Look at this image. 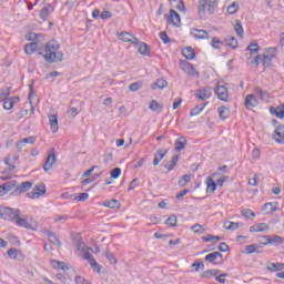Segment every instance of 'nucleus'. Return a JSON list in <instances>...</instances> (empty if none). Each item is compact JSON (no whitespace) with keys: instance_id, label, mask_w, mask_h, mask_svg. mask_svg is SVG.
<instances>
[{"instance_id":"1","label":"nucleus","mask_w":284,"mask_h":284,"mask_svg":"<svg viewBox=\"0 0 284 284\" xmlns=\"http://www.w3.org/2000/svg\"><path fill=\"white\" fill-rule=\"evenodd\" d=\"M38 54L42 55L47 63H61L63 61V52L59 42L52 40L44 45V50L39 49V42H31L24 47L26 54Z\"/></svg>"},{"instance_id":"2","label":"nucleus","mask_w":284,"mask_h":284,"mask_svg":"<svg viewBox=\"0 0 284 284\" xmlns=\"http://www.w3.org/2000/svg\"><path fill=\"white\" fill-rule=\"evenodd\" d=\"M219 2L216 0H199L197 14L200 17L205 16V10L207 14H214Z\"/></svg>"},{"instance_id":"3","label":"nucleus","mask_w":284,"mask_h":284,"mask_svg":"<svg viewBox=\"0 0 284 284\" xmlns=\"http://www.w3.org/2000/svg\"><path fill=\"white\" fill-rule=\"evenodd\" d=\"M19 216V210L0 206V219L3 221H14Z\"/></svg>"},{"instance_id":"4","label":"nucleus","mask_w":284,"mask_h":284,"mask_svg":"<svg viewBox=\"0 0 284 284\" xmlns=\"http://www.w3.org/2000/svg\"><path fill=\"white\" fill-rule=\"evenodd\" d=\"M16 223L19 227H26V230H37V222L32 221L30 216L20 217L19 215L16 217Z\"/></svg>"},{"instance_id":"5","label":"nucleus","mask_w":284,"mask_h":284,"mask_svg":"<svg viewBox=\"0 0 284 284\" xmlns=\"http://www.w3.org/2000/svg\"><path fill=\"white\" fill-rule=\"evenodd\" d=\"M272 61L271 58H268V55H266L265 53L263 54H257L252 61V65H254L255 68H258V65H263V68L267 69L270 68V65H272Z\"/></svg>"},{"instance_id":"6","label":"nucleus","mask_w":284,"mask_h":284,"mask_svg":"<svg viewBox=\"0 0 284 284\" xmlns=\"http://www.w3.org/2000/svg\"><path fill=\"white\" fill-rule=\"evenodd\" d=\"M90 252H92V247H88L87 250H84L83 258H85L89 265H91L92 270H94V272H98L99 274L101 273V266L99 263H97V260H94V256Z\"/></svg>"},{"instance_id":"7","label":"nucleus","mask_w":284,"mask_h":284,"mask_svg":"<svg viewBox=\"0 0 284 284\" xmlns=\"http://www.w3.org/2000/svg\"><path fill=\"white\" fill-rule=\"evenodd\" d=\"M214 92L217 99H220V101L227 102V99H230V92L227 91V88L221 84V82L217 83V85L214 89Z\"/></svg>"},{"instance_id":"8","label":"nucleus","mask_w":284,"mask_h":284,"mask_svg":"<svg viewBox=\"0 0 284 284\" xmlns=\"http://www.w3.org/2000/svg\"><path fill=\"white\" fill-rule=\"evenodd\" d=\"M29 190H32V182H22L19 185L16 184V189L12 194L13 196H21V194H26V192H29Z\"/></svg>"},{"instance_id":"9","label":"nucleus","mask_w":284,"mask_h":284,"mask_svg":"<svg viewBox=\"0 0 284 284\" xmlns=\"http://www.w3.org/2000/svg\"><path fill=\"white\" fill-rule=\"evenodd\" d=\"M180 68L182 71H184L189 77H199V71L192 65V63L187 61H181Z\"/></svg>"},{"instance_id":"10","label":"nucleus","mask_w":284,"mask_h":284,"mask_svg":"<svg viewBox=\"0 0 284 284\" xmlns=\"http://www.w3.org/2000/svg\"><path fill=\"white\" fill-rule=\"evenodd\" d=\"M118 39L120 41H123V43H132L133 45H139V40L136 39V37L132 36L128 31L118 33Z\"/></svg>"},{"instance_id":"11","label":"nucleus","mask_w":284,"mask_h":284,"mask_svg":"<svg viewBox=\"0 0 284 284\" xmlns=\"http://www.w3.org/2000/svg\"><path fill=\"white\" fill-rule=\"evenodd\" d=\"M204 260L213 265H221L223 263V254L221 252H213L207 254Z\"/></svg>"},{"instance_id":"12","label":"nucleus","mask_w":284,"mask_h":284,"mask_svg":"<svg viewBox=\"0 0 284 284\" xmlns=\"http://www.w3.org/2000/svg\"><path fill=\"white\" fill-rule=\"evenodd\" d=\"M168 23L174 26L175 28L181 27V16L174 9L170 10V16L168 17Z\"/></svg>"},{"instance_id":"13","label":"nucleus","mask_w":284,"mask_h":284,"mask_svg":"<svg viewBox=\"0 0 284 284\" xmlns=\"http://www.w3.org/2000/svg\"><path fill=\"white\" fill-rule=\"evenodd\" d=\"M273 139L280 145H284V124H280L275 126V131L273 133Z\"/></svg>"},{"instance_id":"14","label":"nucleus","mask_w":284,"mask_h":284,"mask_svg":"<svg viewBox=\"0 0 284 284\" xmlns=\"http://www.w3.org/2000/svg\"><path fill=\"white\" fill-rule=\"evenodd\" d=\"M196 99L200 101H205L212 97V89L210 87H205L203 89H200L195 92Z\"/></svg>"},{"instance_id":"15","label":"nucleus","mask_w":284,"mask_h":284,"mask_svg":"<svg viewBox=\"0 0 284 284\" xmlns=\"http://www.w3.org/2000/svg\"><path fill=\"white\" fill-rule=\"evenodd\" d=\"M262 239H264L266 242H261L260 243L262 245H270L272 243H275V245H283V237L278 236V235H273L272 237H270V235H264L262 236Z\"/></svg>"},{"instance_id":"16","label":"nucleus","mask_w":284,"mask_h":284,"mask_svg":"<svg viewBox=\"0 0 284 284\" xmlns=\"http://www.w3.org/2000/svg\"><path fill=\"white\" fill-rule=\"evenodd\" d=\"M214 176H216V173L210 175L206 178V193L207 194H214L216 192V182H214Z\"/></svg>"},{"instance_id":"17","label":"nucleus","mask_w":284,"mask_h":284,"mask_svg":"<svg viewBox=\"0 0 284 284\" xmlns=\"http://www.w3.org/2000/svg\"><path fill=\"white\" fill-rule=\"evenodd\" d=\"M54 163H57V154H54V152H51L43 164L44 172H50Z\"/></svg>"},{"instance_id":"18","label":"nucleus","mask_w":284,"mask_h":284,"mask_svg":"<svg viewBox=\"0 0 284 284\" xmlns=\"http://www.w3.org/2000/svg\"><path fill=\"white\" fill-rule=\"evenodd\" d=\"M54 12V7L52 4H47L42 10L40 11V19L42 21H48V17Z\"/></svg>"},{"instance_id":"19","label":"nucleus","mask_w":284,"mask_h":284,"mask_svg":"<svg viewBox=\"0 0 284 284\" xmlns=\"http://www.w3.org/2000/svg\"><path fill=\"white\" fill-rule=\"evenodd\" d=\"M49 123L51 128V132L57 134L59 132V118L57 115H49Z\"/></svg>"},{"instance_id":"20","label":"nucleus","mask_w":284,"mask_h":284,"mask_svg":"<svg viewBox=\"0 0 284 284\" xmlns=\"http://www.w3.org/2000/svg\"><path fill=\"white\" fill-rule=\"evenodd\" d=\"M191 36L194 39H210V33L205 30L193 29L191 30Z\"/></svg>"},{"instance_id":"21","label":"nucleus","mask_w":284,"mask_h":284,"mask_svg":"<svg viewBox=\"0 0 284 284\" xmlns=\"http://www.w3.org/2000/svg\"><path fill=\"white\" fill-rule=\"evenodd\" d=\"M45 234L48 236V240L52 245H55V247H61V240L54 234L52 231H45Z\"/></svg>"},{"instance_id":"22","label":"nucleus","mask_w":284,"mask_h":284,"mask_svg":"<svg viewBox=\"0 0 284 284\" xmlns=\"http://www.w3.org/2000/svg\"><path fill=\"white\" fill-rule=\"evenodd\" d=\"M174 145L175 152H182V150H185V145H187V139H185V136H181L175 141Z\"/></svg>"},{"instance_id":"23","label":"nucleus","mask_w":284,"mask_h":284,"mask_svg":"<svg viewBox=\"0 0 284 284\" xmlns=\"http://www.w3.org/2000/svg\"><path fill=\"white\" fill-rule=\"evenodd\" d=\"M250 232H270V225H267L266 223L255 224L250 227Z\"/></svg>"},{"instance_id":"24","label":"nucleus","mask_w":284,"mask_h":284,"mask_svg":"<svg viewBox=\"0 0 284 284\" xmlns=\"http://www.w3.org/2000/svg\"><path fill=\"white\" fill-rule=\"evenodd\" d=\"M270 112L271 114L277 116V119H284V103L278 105L277 108L271 106Z\"/></svg>"},{"instance_id":"25","label":"nucleus","mask_w":284,"mask_h":284,"mask_svg":"<svg viewBox=\"0 0 284 284\" xmlns=\"http://www.w3.org/2000/svg\"><path fill=\"white\" fill-rule=\"evenodd\" d=\"M266 270H267V272H281L284 270V264L268 262L266 264Z\"/></svg>"},{"instance_id":"26","label":"nucleus","mask_w":284,"mask_h":284,"mask_svg":"<svg viewBox=\"0 0 284 284\" xmlns=\"http://www.w3.org/2000/svg\"><path fill=\"white\" fill-rule=\"evenodd\" d=\"M258 105V100H256V95L248 94L245 98V106L246 108H256Z\"/></svg>"},{"instance_id":"27","label":"nucleus","mask_w":284,"mask_h":284,"mask_svg":"<svg viewBox=\"0 0 284 284\" xmlns=\"http://www.w3.org/2000/svg\"><path fill=\"white\" fill-rule=\"evenodd\" d=\"M104 207H110L111 210H119L121 207V202L119 200H106L103 202Z\"/></svg>"},{"instance_id":"28","label":"nucleus","mask_w":284,"mask_h":284,"mask_svg":"<svg viewBox=\"0 0 284 284\" xmlns=\"http://www.w3.org/2000/svg\"><path fill=\"white\" fill-rule=\"evenodd\" d=\"M262 250L257 244H251L245 247V254H262Z\"/></svg>"},{"instance_id":"29","label":"nucleus","mask_w":284,"mask_h":284,"mask_svg":"<svg viewBox=\"0 0 284 284\" xmlns=\"http://www.w3.org/2000/svg\"><path fill=\"white\" fill-rule=\"evenodd\" d=\"M17 101H19V98H10L3 101V110H12V108H14V103H17Z\"/></svg>"},{"instance_id":"30","label":"nucleus","mask_w":284,"mask_h":284,"mask_svg":"<svg viewBox=\"0 0 284 284\" xmlns=\"http://www.w3.org/2000/svg\"><path fill=\"white\" fill-rule=\"evenodd\" d=\"M168 154V150L163 151H158L154 154V159H153V165L156 166L159 165V163H161V161H163L164 156Z\"/></svg>"},{"instance_id":"31","label":"nucleus","mask_w":284,"mask_h":284,"mask_svg":"<svg viewBox=\"0 0 284 284\" xmlns=\"http://www.w3.org/2000/svg\"><path fill=\"white\" fill-rule=\"evenodd\" d=\"M182 54L183 57H185V59H189L190 61H192V59L196 57V53L194 52V49H192V47L183 49Z\"/></svg>"},{"instance_id":"32","label":"nucleus","mask_w":284,"mask_h":284,"mask_svg":"<svg viewBox=\"0 0 284 284\" xmlns=\"http://www.w3.org/2000/svg\"><path fill=\"white\" fill-rule=\"evenodd\" d=\"M219 274H221L220 270H206L201 274V276L202 278H213V276L216 277Z\"/></svg>"},{"instance_id":"33","label":"nucleus","mask_w":284,"mask_h":284,"mask_svg":"<svg viewBox=\"0 0 284 284\" xmlns=\"http://www.w3.org/2000/svg\"><path fill=\"white\" fill-rule=\"evenodd\" d=\"M149 109H151L152 112H162L163 104L159 103L156 100H152L149 104Z\"/></svg>"},{"instance_id":"34","label":"nucleus","mask_w":284,"mask_h":284,"mask_svg":"<svg viewBox=\"0 0 284 284\" xmlns=\"http://www.w3.org/2000/svg\"><path fill=\"white\" fill-rule=\"evenodd\" d=\"M219 114H220V119H222V121H225V119H230V114H231L230 108L220 106Z\"/></svg>"},{"instance_id":"35","label":"nucleus","mask_w":284,"mask_h":284,"mask_svg":"<svg viewBox=\"0 0 284 284\" xmlns=\"http://www.w3.org/2000/svg\"><path fill=\"white\" fill-rule=\"evenodd\" d=\"M176 163H179V155H173L172 160L168 162L164 168L169 171L172 172L174 168H176Z\"/></svg>"},{"instance_id":"36","label":"nucleus","mask_w":284,"mask_h":284,"mask_svg":"<svg viewBox=\"0 0 284 284\" xmlns=\"http://www.w3.org/2000/svg\"><path fill=\"white\" fill-rule=\"evenodd\" d=\"M33 191L36 194H38V197L41 199L45 194V184L43 183H38L34 187Z\"/></svg>"},{"instance_id":"37","label":"nucleus","mask_w":284,"mask_h":284,"mask_svg":"<svg viewBox=\"0 0 284 284\" xmlns=\"http://www.w3.org/2000/svg\"><path fill=\"white\" fill-rule=\"evenodd\" d=\"M51 265L52 267H54V270H62L63 272L68 270V264H65L64 262H59L57 260H52Z\"/></svg>"},{"instance_id":"38","label":"nucleus","mask_w":284,"mask_h":284,"mask_svg":"<svg viewBox=\"0 0 284 284\" xmlns=\"http://www.w3.org/2000/svg\"><path fill=\"white\" fill-rule=\"evenodd\" d=\"M135 48H138V51L140 52V54H143L144 57H146L150 50V47H148L145 42H141V41H139V44L135 45Z\"/></svg>"},{"instance_id":"39","label":"nucleus","mask_w":284,"mask_h":284,"mask_svg":"<svg viewBox=\"0 0 284 284\" xmlns=\"http://www.w3.org/2000/svg\"><path fill=\"white\" fill-rule=\"evenodd\" d=\"M255 94L262 99V101H267L270 99V93L261 88L255 89Z\"/></svg>"},{"instance_id":"40","label":"nucleus","mask_w":284,"mask_h":284,"mask_svg":"<svg viewBox=\"0 0 284 284\" xmlns=\"http://www.w3.org/2000/svg\"><path fill=\"white\" fill-rule=\"evenodd\" d=\"M152 90H163V88H168V81L163 80V79H160L158 80L156 82H154L152 85H151Z\"/></svg>"},{"instance_id":"41","label":"nucleus","mask_w":284,"mask_h":284,"mask_svg":"<svg viewBox=\"0 0 284 284\" xmlns=\"http://www.w3.org/2000/svg\"><path fill=\"white\" fill-rule=\"evenodd\" d=\"M7 256H9V258H13L14 261H17V258L21 256V252L17 248H9L7 251Z\"/></svg>"},{"instance_id":"42","label":"nucleus","mask_w":284,"mask_h":284,"mask_svg":"<svg viewBox=\"0 0 284 284\" xmlns=\"http://www.w3.org/2000/svg\"><path fill=\"white\" fill-rule=\"evenodd\" d=\"M205 105H207V103L196 105L195 108H193L191 110V116H199V114H201L203 112V110H205Z\"/></svg>"},{"instance_id":"43","label":"nucleus","mask_w":284,"mask_h":284,"mask_svg":"<svg viewBox=\"0 0 284 284\" xmlns=\"http://www.w3.org/2000/svg\"><path fill=\"white\" fill-rule=\"evenodd\" d=\"M239 8H241V4H239V2H233L227 7L226 11L229 14H236V12H239Z\"/></svg>"},{"instance_id":"44","label":"nucleus","mask_w":284,"mask_h":284,"mask_svg":"<svg viewBox=\"0 0 284 284\" xmlns=\"http://www.w3.org/2000/svg\"><path fill=\"white\" fill-rule=\"evenodd\" d=\"M241 223L239 222H224L223 227L226 230H239Z\"/></svg>"},{"instance_id":"45","label":"nucleus","mask_w":284,"mask_h":284,"mask_svg":"<svg viewBox=\"0 0 284 284\" xmlns=\"http://www.w3.org/2000/svg\"><path fill=\"white\" fill-rule=\"evenodd\" d=\"M141 88H143V82H141V81L131 83L129 85L130 92H139V90H141Z\"/></svg>"},{"instance_id":"46","label":"nucleus","mask_w":284,"mask_h":284,"mask_svg":"<svg viewBox=\"0 0 284 284\" xmlns=\"http://www.w3.org/2000/svg\"><path fill=\"white\" fill-rule=\"evenodd\" d=\"M2 187L4 189V192L8 194L13 187H17V181H10L4 184H2Z\"/></svg>"},{"instance_id":"47","label":"nucleus","mask_w":284,"mask_h":284,"mask_svg":"<svg viewBox=\"0 0 284 284\" xmlns=\"http://www.w3.org/2000/svg\"><path fill=\"white\" fill-rule=\"evenodd\" d=\"M264 54L274 61V59H276V48H268L265 50Z\"/></svg>"},{"instance_id":"48","label":"nucleus","mask_w":284,"mask_h":284,"mask_svg":"<svg viewBox=\"0 0 284 284\" xmlns=\"http://www.w3.org/2000/svg\"><path fill=\"white\" fill-rule=\"evenodd\" d=\"M104 256L108 258V261L112 264V265H116V263H119L116 261V257L114 256V253L110 252V251H106L104 253Z\"/></svg>"},{"instance_id":"49","label":"nucleus","mask_w":284,"mask_h":284,"mask_svg":"<svg viewBox=\"0 0 284 284\" xmlns=\"http://www.w3.org/2000/svg\"><path fill=\"white\" fill-rule=\"evenodd\" d=\"M192 232H194V234H204L205 232V227H203V225L201 224H195L193 226H191Z\"/></svg>"},{"instance_id":"50","label":"nucleus","mask_w":284,"mask_h":284,"mask_svg":"<svg viewBox=\"0 0 284 284\" xmlns=\"http://www.w3.org/2000/svg\"><path fill=\"white\" fill-rule=\"evenodd\" d=\"M178 221L179 219L176 217V215H172L165 221V223L166 225H169V227H176Z\"/></svg>"},{"instance_id":"51","label":"nucleus","mask_w":284,"mask_h":284,"mask_svg":"<svg viewBox=\"0 0 284 284\" xmlns=\"http://www.w3.org/2000/svg\"><path fill=\"white\" fill-rule=\"evenodd\" d=\"M227 41V45H230V48H232L233 50H236L239 48V41H236V38L229 37Z\"/></svg>"},{"instance_id":"52","label":"nucleus","mask_w":284,"mask_h":284,"mask_svg":"<svg viewBox=\"0 0 284 284\" xmlns=\"http://www.w3.org/2000/svg\"><path fill=\"white\" fill-rule=\"evenodd\" d=\"M234 30L236 32V34H239V37H241L243 39V24H241V21H236Z\"/></svg>"},{"instance_id":"53","label":"nucleus","mask_w":284,"mask_h":284,"mask_svg":"<svg viewBox=\"0 0 284 284\" xmlns=\"http://www.w3.org/2000/svg\"><path fill=\"white\" fill-rule=\"evenodd\" d=\"M191 176L190 175H183L182 179L179 181L180 187H185L187 183H190Z\"/></svg>"},{"instance_id":"54","label":"nucleus","mask_w":284,"mask_h":284,"mask_svg":"<svg viewBox=\"0 0 284 284\" xmlns=\"http://www.w3.org/2000/svg\"><path fill=\"white\" fill-rule=\"evenodd\" d=\"M247 50H250V52H260L261 47L258 45V43L252 42L251 44H248Z\"/></svg>"},{"instance_id":"55","label":"nucleus","mask_w":284,"mask_h":284,"mask_svg":"<svg viewBox=\"0 0 284 284\" xmlns=\"http://www.w3.org/2000/svg\"><path fill=\"white\" fill-rule=\"evenodd\" d=\"M191 267H194V272H199L200 270H205V264L203 262H195Z\"/></svg>"},{"instance_id":"56","label":"nucleus","mask_w":284,"mask_h":284,"mask_svg":"<svg viewBox=\"0 0 284 284\" xmlns=\"http://www.w3.org/2000/svg\"><path fill=\"white\" fill-rule=\"evenodd\" d=\"M229 274L227 273H222L220 275H215V281H217V283H226V280Z\"/></svg>"},{"instance_id":"57","label":"nucleus","mask_w":284,"mask_h":284,"mask_svg":"<svg viewBox=\"0 0 284 284\" xmlns=\"http://www.w3.org/2000/svg\"><path fill=\"white\" fill-rule=\"evenodd\" d=\"M221 44H223V42L221 40H219V38H213L212 41H211V45L215 50H219L221 48L220 47Z\"/></svg>"},{"instance_id":"58","label":"nucleus","mask_w":284,"mask_h":284,"mask_svg":"<svg viewBox=\"0 0 284 284\" xmlns=\"http://www.w3.org/2000/svg\"><path fill=\"white\" fill-rule=\"evenodd\" d=\"M242 216H244V219H250V216H256V213L252 212V210L246 209L242 211Z\"/></svg>"},{"instance_id":"59","label":"nucleus","mask_w":284,"mask_h":284,"mask_svg":"<svg viewBox=\"0 0 284 284\" xmlns=\"http://www.w3.org/2000/svg\"><path fill=\"white\" fill-rule=\"evenodd\" d=\"M26 141L28 140H20L19 142H17L16 144L17 152H23V148L26 146Z\"/></svg>"},{"instance_id":"60","label":"nucleus","mask_w":284,"mask_h":284,"mask_svg":"<svg viewBox=\"0 0 284 284\" xmlns=\"http://www.w3.org/2000/svg\"><path fill=\"white\" fill-rule=\"evenodd\" d=\"M121 176V169L115 168L111 170V179H119Z\"/></svg>"},{"instance_id":"61","label":"nucleus","mask_w":284,"mask_h":284,"mask_svg":"<svg viewBox=\"0 0 284 284\" xmlns=\"http://www.w3.org/2000/svg\"><path fill=\"white\" fill-rule=\"evenodd\" d=\"M10 97V88H8L6 91L0 92V101H6Z\"/></svg>"},{"instance_id":"62","label":"nucleus","mask_w":284,"mask_h":284,"mask_svg":"<svg viewBox=\"0 0 284 284\" xmlns=\"http://www.w3.org/2000/svg\"><path fill=\"white\" fill-rule=\"evenodd\" d=\"M160 39L163 41V43L168 44L170 43V37H168V33L165 31L160 33Z\"/></svg>"},{"instance_id":"63","label":"nucleus","mask_w":284,"mask_h":284,"mask_svg":"<svg viewBox=\"0 0 284 284\" xmlns=\"http://www.w3.org/2000/svg\"><path fill=\"white\" fill-rule=\"evenodd\" d=\"M38 37L39 36L37 33H29L26 36V39H27V41H33V43H34V42H37Z\"/></svg>"},{"instance_id":"64","label":"nucleus","mask_w":284,"mask_h":284,"mask_svg":"<svg viewBox=\"0 0 284 284\" xmlns=\"http://www.w3.org/2000/svg\"><path fill=\"white\" fill-rule=\"evenodd\" d=\"M272 207H273L272 203L264 204V212H265V214H272Z\"/></svg>"}]
</instances>
